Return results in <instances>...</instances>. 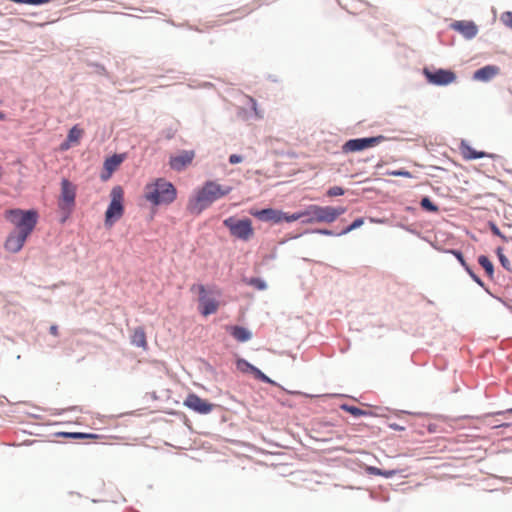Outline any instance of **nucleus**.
<instances>
[{
  "instance_id": "obj_45",
  "label": "nucleus",
  "mask_w": 512,
  "mask_h": 512,
  "mask_svg": "<svg viewBox=\"0 0 512 512\" xmlns=\"http://www.w3.org/2000/svg\"><path fill=\"white\" fill-rule=\"evenodd\" d=\"M4 118H5L4 113H2V112L0 111V120H3Z\"/></svg>"
},
{
  "instance_id": "obj_24",
  "label": "nucleus",
  "mask_w": 512,
  "mask_h": 512,
  "mask_svg": "<svg viewBox=\"0 0 512 512\" xmlns=\"http://www.w3.org/2000/svg\"><path fill=\"white\" fill-rule=\"evenodd\" d=\"M420 205L424 210L428 212L437 213L439 211V207L434 204L428 197L422 198Z\"/></svg>"
},
{
  "instance_id": "obj_31",
  "label": "nucleus",
  "mask_w": 512,
  "mask_h": 512,
  "mask_svg": "<svg viewBox=\"0 0 512 512\" xmlns=\"http://www.w3.org/2000/svg\"><path fill=\"white\" fill-rule=\"evenodd\" d=\"M501 21L503 24L512 29V12L507 11L501 15Z\"/></svg>"
},
{
  "instance_id": "obj_40",
  "label": "nucleus",
  "mask_w": 512,
  "mask_h": 512,
  "mask_svg": "<svg viewBox=\"0 0 512 512\" xmlns=\"http://www.w3.org/2000/svg\"><path fill=\"white\" fill-rule=\"evenodd\" d=\"M49 331L53 336H58L59 334L57 325H51Z\"/></svg>"
},
{
  "instance_id": "obj_25",
  "label": "nucleus",
  "mask_w": 512,
  "mask_h": 512,
  "mask_svg": "<svg viewBox=\"0 0 512 512\" xmlns=\"http://www.w3.org/2000/svg\"><path fill=\"white\" fill-rule=\"evenodd\" d=\"M364 224V218H357L354 220L349 226H347L345 229H343L340 233H338V236L348 234L349 232L361 227Z\"/></svg>"
},
{
  "instance_id": "obj_21",
  "label": "nucleus",
  "mask_w": 512,
  "mask_h": 512,
  "mask_svg": "<svg viewBox=\"0 0 512 512\" xmlns=\"http://www.w3.org/2000/svg\"><path fill=\"white\" fill-rule=\"evenodd\" d=\"M122 161L123 156L118 154H115L105 160L104 167L108 171L109 175L118 168Z\"/></svg>"
},
{
  "instance_id": "obj_37",
  "label": "nucleus",
  "mask_w": 512,
  "mask_h": 512,
  "mask_svg": "<svg viewBox=\"0 0 512 512\" xmlns=\"http://www.w3.org/2000/svg\"><path fill=\"white\" fill-rule=\"evenodd\" d=\"M492 232L493 234L501 237V238H505L504 235L501 233V231L499 230V228L495 225L492 226Z\"/></svg>"
},
{
  "instance_id": "obj_14",
  "label": "nucleus",
  "mask_w": 512,
  "mask_h": 512,
  "mask_svg": "<svg viewBox=\"0 0 512 512\" xmlns=\"http://www.w3.org/2000/svg\"><path fill=\"white\" fill-rule=\"evenodd\" d=\"M236 367L239 371L243 373H252L256 379L261 380L262 382L272 383L271 379L268 376H266L258 368L254 367L252 364L247 362L245 359H238L236 362Z\"/></svg>"
},
{
  "instance_id": "obj_7",
  "label": "nucleus",
  "mask_w": 512,
  "mask_h": 512,
  "mask_svg": "<svg viewBox=\"0 0 512 512\" xmlns=\"http://www.w3.org/2000/svg\"><path fill=\"white\" fill-rule=\"evenodd\" d=\"M76 186L67 179L61 181V194L58 200V206L64 213V219L70 215L75 206Z\"/></svg>"
},
{
  "instance_id": "obj_4",
  "label": "nucleus",
  "mask_w": 512,
  "mask_h": 512,
  "mask_svg": "<svg viewBox=\"0 0 512 512\" xmlns=\"http://www.w3.org/2000/svg\"><path fill=\"white\" fill-rule=\"evenodd\" d=\"M305 219L303 223L312 224V223H332L339 216L346 212V208L332 207V206H319V205H310L305 210Z\"/></svg>"
},
{
  "instance_id": "obj_41",
  "label": "nucleus",
  "mask_w": 512,
  "mask_h": 512,
  "mask_svg": "<svg viewBox=\"0 0 512 512\" xmlns=\"http://www.w3.org/2000/svg\"><path fill=\"white\" fill-rule=\"evenodd\" d=\"M389 174L391 175H394V176H398V175H405V176H409V172H401V171H392V172H389Z\"/></svg>"
},
{
  "instance_id": "obj_22",
  "label": "nucleus",
  "mask_w": 512,
  "mask_h": 512,
  "mask_svg": "<svg viewBox=\"0 0 512 512\" xmlns=\"http://www.w3.org/2000/svg\"><path fill=\"white\" fill-rule=\"evenodd\" d=\"M84 135V130L79 125H74L68 132L67 139L73 145H78Z\"/></svg>"
},
{
  "instance_id": "obj_18",
  "label": "nucleus",
  "mask_w": 512,
  "mask_h": 512,
  "mask_svg": "<svg viewBox=\"0 0 512 512\" xmlns=\"http://www.w3.org/2000/svg\"><path fill=\"white\" fill-rule=\"evenodd\" d=\"M460 152H461L462 157L465 160H474V159H479V158H484V157H492V155H490L486 152L476 151L470 145H468L467 143H464V142H462L460 145Z\"/></svg>"
},
{
  "instance_id": "obj_32",
  "label": "nucleus",
  "mask_w": 512,
  "mask_h": 512,
  "mask_svg": "<svg viewBox=\"0 0 512 512\" xmlns=\"http://www.w3.org/2000/svg\"><path fill=\"white\" fill-rule=\"evenodd\" d=\"M451 254H453L457 259L458 261L460 262V264L466 269L468 267V264L466 263L462 253L458 250H450L449 251Z\"/></svg>"
},
{
  "instance_id": "obj_10",
  "label": "nucleus",
  "mask_w": 512,
  "mask_h": 512,
  "mask_svg": "<svg viewBox=\"0 0 512 512\" xmlns=\"http://www.w3.org/2000/svg\"><path fill=\"white\" fill-rule=\"evenodd\" d=\"M183 405L199 414H209L214 408V404L202 399L195 393L188 394Z\"/></svg>"
},
{
  "instance_id": "obj_13",
  "label": "nucleus",
  "mask_w": 512,
  "mask_h": 512,
  "mask_svg": "<svg viewBox=\"0 0 512 512\" xmlns=\"http://www.w3.org/2000/svg\"><path fill=\"white\" fill-rule=\"evenodd\" d=\"M27 238H28L27 235H24V234L16 232V231L12 232L9 234V236L7 237V239L5 241V244H4L5 249L12 253H17L24 246Z\"/></svg>"
},
{
  "instance_id": "obj_23",
  "label": "nucleus",
  "mask_w": 512,
  "mask_h": 512,
  "mask_svg": "<svg viewBox=\"0 0 512 512\" xmlns=\"http://www.w3.org/2000/svg\"><path fill=\"white\" fill-rule=\"evenodd\" d=\"M478 263L485 270L486 274L492 278L494 274V266L489 258L485 255H481L478 258Z\"/></svg>"
},
{
  "instance_id": "obj_47",
  "label": "nucleus",
  "mask_w": 512,
  "mask_h": 512,
  "mask_svg": "<svg viewBox=\"0 0 512 512\" xmlns=\"http://www.w3.org/2000/svg\"><path fill=\"white\" fill-rule=\"evenodd\" d=\"M509 413H512V408L508 410Z\"/></svg>"
},
{
  "instance_id": "obj_2",
  "label": "nucleus",
  "mask_w": 512,
  "mask_h": 512,
  "mask_svg": "<svg viewBox=\"0 0 512 512\" xmlns=\"http://www.w3.org/2000/svg\"><path fill=\"white\" fill-rule=\"evenodd\" d=\"M145 199L153 205H169L177 197V190L171 182L156 179L145 186Z\"/></svg>"
},
{
  "instance_id": "obj_3",
  "label": "nucleus",
  "mask_w": 512,
  "mask_h": 512,
  "mask_svg": "<svg viewBox=\"0 0 512 512\" xmlns=\"http://www.w3.org/2000/svg\"><path fill=\"white\" fill-rule=\"evenodd\" d=\"M5 217L16 227V232L27 236L33 232L38 222L36 210L10 209L5 212Z\"/></svg>"
},
{
  "instance_id": "obj_9",
  "label": "nucleus",
  "mask_w": 512,
  "mask_h": 512,
  "mask_svg": "<svg viewBox=\"0 0 512 512\" xmlns=\"http://www.w3.org/2000/svg\"><path fill=\"white\" fill-rule=\"evenodd\" d=\"M423 74L430 84L437 86L449 85L456 80V74L453 71L446 69L430 70L428 68H424Z\"/></svg>"
},
{
  "instance_id": "obj_35",
  "label": "nucleus",
  "mask_w": 512,
  "mask_h": 512,
  "mask_svg": "<svg viewBox=\"0 0 512 512\" xmlns=\"http://www.w3.org/2000/svg\"><path fill=\"white\" fill-rule=\"evenodd\" d=\"M242 160H243L242 157L237 154H232L229 157L230 164H238V163L242 162Z\"/></svg>"
},
{
  "instance_id": "obj_46",
  "label": "nucleus",
  "mask_w": 512,
  "mask_h": 512,
  "mask_svg": "<svg viewBox=\"0 0 512 512\" xmlns=\"http://www.w3.org/2000/svg\"><path fill=\"white\" fill-rule=\"evenodd\" d=\"M2 167L0 166V178L2 177Z\"/></svg>"
},
{
  "instance_id": "obj_26",
  "label": "nucleus",
  "mask_w": 512,
  "mask_h": 512,
  "mask_svg": "<svg viewBox=\"0 0 512 512\" xmlns=\"http://www.w3.org/2000/svg\"><path fill=\"white\" fill-rule=\"evenodd\" d=\"M300 219H303V220L305 219V212L304 211L296 212V213H293V214H287V213L283 212L282 221L294 222V221H297V220H300Z\"/></svg>"
},
{
  "instance_id": "obj_44",
  "label": "nucleus",
  "mask_w": 512,
  "mask_h": 512,
  "mask_svg": "<svg viewBox=\"0 0 512 512\" xmlns=\"http://www.w3.org/2000/svg\"><path fill=\"white\" fill-rule=\"evenodd\" d=\"M371 471L376 472L377 474H382V472L379 469L376 468H370Z\"/></svg>"
},
{
  "instance_id": "obj_12",
  "label": "nucleus",
  "mask_w": 512,
  "mask_h": 512,
  "mask_svg": "<svg viewBox=\"0 0 512 512\" xmlns=\"http://www.w3.org/2000/svg\"><path fill=\"white\" fill-rule=\"evenodd\" d=\"M195 157L194 151H182L170 157V167L175 171H182L189 166Z\"/></svg>"
},
{
  "instance_id": "obj_17",
  "label": "nucleus",
  "mask_w": 512,
  "mask_h": 512,
  "mask_svg": "<svg viewBox=\"0 0 512 512\" xmlns=\"http://www.w3.org/2000/svg\"><path fill=\"white\" fill-rule=\"evenodd\" d=\"M499 73V68L493 65L484 66L474 72L473 78L478 81H489Z\"/></svg>"
},
{
  "instance_id": "obj_33",
  "label": "nucleus",
  "mask_w": 512,
  "mask_h": 512,
  "mask_svg": "<svg viewBox=\"0 0 512 512\" xmlns=\"http://www.w3.org/2000/svg\"><path fill=\"white\" fill-rule=\"evenodd\" d=\"M251 284L260 290L266 288V284L260 279H252Z\"/></svg>"
},
{
  "instance_id": "obj_19",
  "label": "nucleus",
  "mask_w": 512,
  "mask_h": 512,
  "mask_svg": "<svg viewBox=\"0 0 512 512\" xmlns=\"http://www.w3.org/2000/svg\"><path fill=\"white\" fill-rule=\"evenodd\" d=\"M131 343L134 346L140 347L143 350H147L148 343L146 333L143 327H136L131 335Z\"/></svg>"
},
{
  "instance_id": "obj_27",
  "label": "nucleus",
  "mask_w": 512,
  "mask_h": 512,
  "mask_svg": "<svg viewBox=\"0 0 512 512\" xmlns=\"http://www.w3.org/2000/svg\"><path fill=\"white\" fill-rule=\"evenodd\" d=\"M406 422L396 423L391 420V416L386 414V425L390 428L398 431H403L406 429Z\"/></svg>"
},
{
  "instance_id": "obj_5",
  "label": "nucleus",
  "mask_w": 512,
  "mask_h": 512,
  "mask_svg": "<svg viewBox=\"0 0 512 512\" xmlns=\"http://www.w3.org/2000/svg\"><path fill=\"white\" fill-rule=\"evenodd\" d=\"M110 204L105 212V225L112 227L124 214V190L117 185L111 189Z\"/></svg>"
},
{
  "instance_id": "obj_28",
  "label": "nucleus",
  "mask_w": 512,
  "mask_h": 512,
  "mask_svg": "<svg viewBox=\"0 0 512 512\" xmlns=\"http://www.w3.org/2000/svg\"><path fill=\"white\" fill-rule=\"evenodd\" d=\"M503 249L501 247H499L497 249V255L499 257V261L501 263V265L506 269V270H510V261L508 260V258L503 254Z\"/></svg>"
},
{
  "instance_id": "obj_39",
  "label": "nucleus",
  "mask_w": 512,
  "mask_h": 512,
  "mask_svg": "<svg viewBox=\"0 0 512 512\" xmlns=\"http://www.w3.org/2000/svg\"><path fill=\"white\" fill-rule=\"evenodd\" d=\"M72 145H73V144H72L71 142H69V140H68V139H66V141H65V142H63V143L61 144V150H67V149H69Z\"/></svg>"
},
{
  "instance_id": "obj_6",
  "label": "nucleus",
  "mask_w": 512,
  "mask_h": 512,
  "mask_svg": "<svg viewBox=\"0 0 512 512\" xmlns=\"http://www.w3.org/2000/svg\"><path fill=\"white\" fill-rule=\"evenodd\" d=\"M223 225L228 228L231 236L242 241H248L254 235L252 221L249 218L237 219L235 217H228L223 221Z\"/></svg>"
},
{
  "instance_id": "obj_34",
  "label": "nucleus",
  "mask_w": 512,
  "mask_h": 512,
  "mask_svg": "<svg viewBox=\"0 0 512 512\" xmlns=\"http://www.w3.org/2000/svg\"><path fill=\"white\" fill-rule=\"evenodd\" d=\"M467 273L471 276V278L476 282L478 283L479 285H483L481 279L470 269V267L468 266L466 269Z\"/></svg>"
},
{
  "instance_id": "obj_30",
  "label": "nucleus",
  "mask_w": 512,
  "mask_h": 512,
  "mask_svg": "<svg viewBox=\"0 0 512 512\" xmlns=\"http://www.w3.org/2000/svg\"><path fill=\"white\" fill-rule=\"evenodd\" d=\"M67 436L73 437V438H91V439H98L100 437L97 434H91V433H68Z\"/></svg>"
},
{
  "instance_id": "obj_15",
  "label": "nucleus",
  "mask_w": 512,
  "mask_h": 512,
  "mask_svg": "<svg viewBox=\"0 0 512 512\" xmlns=\"http://www.w3.org/2000/svg\"><path fill=\"white\" fill-rule=\"evenodd\" d=\"M250 214L253 215L254 217L258 218L259 220L271 221V222H274V223L281 222L282 221V217H283V212L282 211L275 210V209H272V208L262 209V210H257V211H251Z\"/></svg>"
},
{
  "instance_id": "obj_36",
  "label": "nucleus",
  "mask_w": 512,
  "mask_h": 512,
  "mask_svg": "<svg viewBox=\"0 0 512 512\" xmlns=\"http://www.w3.org/2000/svg\"><path fill=\"white\" fill-rule=\"evenodd\" d=\"M249 101L251 103V106H252V109L254 110L255 114L259 117H261V115L258 113V110H257V103H256V100L253 99V98H249Z\"/></svg>"
},
{
  "instance_id": "obj_8",
  "label": "nucleus",
  "mask_w": 512,
  "mask_h": 512,
  "mask_svg": "<svg viewBox=\"0 0 512 512\" xmlns=\"http://www.w3.org/2000/svg\"><path fill=\"white\" fill-rule=\"evenodd\" d=\"M191 292L199 295V311L203 316H208L217 312L219 308L218 301L208 295L206 287L202 284H193L190 288Z\"/></svg>"
},
{
  "instance_id": "obj_1",
  "label": "nucleus",
  "mask_w": 512,
  "mask_h": 512,
  "mask_svg": "<svg viewBox=\"0 0 512 512\" xmlns=\"http://www.w3.org/2000/svg\"><path fill=\"white\" fill-rule=\"evenodd\" d=\"M232 191V187L221 185L216 181H206L201 187L195 190L187 202V210L193 215H200L214 202L224 198Z\"/></svg>"
},
{
  "instance_id": "obj_38",
  "label": "nucleus",
  "mask_w": 512,
  "mask_h": 512,
  "mask_svg": "<svg viewBox=\"0 0 512 512\" xmlns=\"http://www.w3.org/2000/svg\"><path fill=\"white\" fill-rule=\"evenodd\" d=\"M343 408L348 410L349 412H351L354 415H357L358 413H360V410L358 408H355V407L343 406Z\"/></svg>"
},
{
  "instance_id": "obj_16",
  "label": "nucleus",
  "mask_w": 512,
  "mask_h": 512,
  "mask_svg": "<svg viewBox=\"0 0 512 512\" xmlns=\"http://www.w3.org/2000/svg\"><path fill=\"white\" fill-rule=\"evenodd\" d=\"M451 27L468 39L475 37L478 32L477 26L471 21H456Z\"/></svg>"
},
{
  "instance_id": "obj_43",
  "label": "nucleus",
  "mask_w": 512,
  "mask_h": 512,
  "mask_svg": "<svg viewBox=\"0 0 512 512\" xmlns=\"http://www.w3.org/2000/svg\"><path fill=\"white\" fill-rule=\"evenodd\" d=\"M386 478H390L394 475V471H387L385 472Z\"/></svg>"
},
{
  "instance_id": "obj_42",
  "label": "nucleus",
  "mask_w": 512,
  "mask_h": 512,
  "mask_svg": "<svg viewBox=\"0 0 512 512\" xmlns=\"http://www.w3.org/2000/svg\"><path fill=\"white\" fill-rule=\"evenodd\" d=\"M318 232L323 235H329V236L334 235V233L331 230H327V229L319 230Z\"/></svg>"
},
{
  "instance_id": "obj_20",
  "label": "nucleus",
  "mask_w": 512,
  "mask_h": 512,
  "mask_svg": "<svg viewBox=\"0 0 512 512\" xmlns=\"http://www.w3.org/2000/svg\"><path fill=\"white\" fill-rule=\"evenodd\" d=\"M230 333L239 342H246L251 338V333L246 328L241 326L231 327Z\"/></svg>"
},
{
  "instance_id": "obj_29",
  "label": "nucleus",
  "mask_w": 512,
  "mask_h": 512,
  "mask_svg": "<svg viewBox=\"0 0 512 512\" xmlns=\"http://www.w3.org/2000/svg\"><path fill=\"white\" fill-rule=\"evenodd\" d=\"M345 193L344 189L340 186H333V187H330L328 190H327V195L329 197H336V196H341Z\"/></svg>"
},
{
  "instance_id": "obj_11",
  "label": "nucleus",
  "mask_w": 512,
  "mask_h": 512,
  "mask_svg": "<svg viewBox=\"0 0 512 512\" xmlns=\"http://www.w3.org/2000/svg\"><path fill=\"white\" fill-rule=\"evenodd\" d=\"M381 139H382L381 136L351 139V140H348L343 145L342 149L345 153L362 151L367 148L373 147L376 144H379L381 142Z\"/></svg>"
}]
</instances>
